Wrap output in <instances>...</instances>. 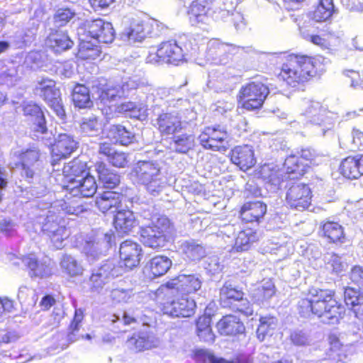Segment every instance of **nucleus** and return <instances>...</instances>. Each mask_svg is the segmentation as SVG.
Returning <instances> with one entry per match:
<instances>
[{"label": "nucleus", "instance_id": "obj_15", "mask_svg": "<svg viewBox=\"0 0 363 363\" xmlns=\"http://www.w3.org/2000/svg\"><path fill=\"white\" fill-rule=\"evenodd\" d=\"M23 113L31 117L30 128L33 137L42 140L51 138L52 133L48 130L45 116L40 106L35 104H28L23 107Z\"/></svg>", "mask_w": 363, "mask_h": 363}, {"label": "nucleus", "instance_id": "obj_20", "mask_svg": "<svg viewBox=\"0 0 363 363\" xmlns=\"http://www.w3.org/2000/svg\"><path fill=\"white\" fill-rule=\"evenodd\" d=\"M121 39L133 45L143 42L146 38L144 21L138 18H128L123 22V29L120 33Z\"/></svg>", "mask_w": 363, "mask_h": 363}, {"label": "nucleus", "instance_id": "obj_21", "mask_svg": "<svg viewBox=\"0 0 363 363\" xmlns=\"http://www.w3.org/2000/svg\"><path fill=\"white\" fill-rule=\"evenodd\" d=\"M65 189L74 197H91L96 192L97 185L94 177L86 174L78 179L71 181L65 185Z\"/></svg>", "mask_w": 363, "mask_h": 363}, {"label": "nucleus", "instance_id": "obj_1", "mask_svg": "<svg viewBox=\"0 0 363 363\" xmlns=\"http://www.w3.org/2000/svg\"><path fill=\"white\" fill-rule=\"evenodd\" d=\"M139 87H144L145 91L149 95H154L156 89L151 85L147 84L145 80L138 79L137 77L124 79L121 84H106L105 88L100 90L98 100L104 106H108L111 110L118 112H130V116L136 118H142L146 116L147 108L143 105L138 106L135 103L128 101L116 106V102L118 99L128 96L130 91Z\"/></svg>", "mask_w": 363, "mask_h": 363}, {"label": "nucleus", "instance_id": "obj_54", "mask_svg": "<svg viewBox=\"0 0 363 363\" xmlns=\"http://www.w3.org/2000/svg\"><path fill=\"white\" fill-rule=\"evenodd\" d=\"M192 358L200 363H233L223 357L215 356L206 349H195L193 350Z\"/></svg>", "mask_w": 363, "mask_h": 363}, {"label": "nucleus", "instance_id": "obj_30", "mask_svg": "<svg viewBox=\"0 0 363 363\" xmlns=\"http://www.w3.org/2000/svg\"><path fill=\"white\" fill-rule=\"evenodd\" d=\"M328 305L322 310V313L315 314L321 322L327 324L337 323L345 313V307L335 299L329 301Z\"/></svg>", "mask_w": 363, "mask_h": 363}, {"label": "nucleus", "instance_id": "obj_51", "mask_svg": "<svg viewBox=\"0 0 363 363\" xmlns=\"http://www.w3.org/2000/svg\"><path fill=\"white\" fill-rule=\"evenodd\" d=\"M60 267L62 271L70 277L81 275L84 270L82 266L77 259L69 255H65L62 257Z\"/></svg>", "mask_w": 363, "mask_h": 363}, {"label": "nucleus", "instance_id": "obj_41", "mask_svg": "<svg viewBox=\"0 0 363 363\" xmlns=\"http://www.w3.org/2000/svg\"><path fill=\"white\" fill-rule=\"evenodd\" d=\"M258 239L257 233L252 229H247L240 231L235 238L233 250L235 252H242L249 250L252 243Z\"/></svg>", "mask_w": 363, "mask_h": 363}, {"label": "nucleus", "instance_id": "obj_42", "mask_svg": "<svg viewBox=\"0 0 363 363\" xmlns=\"http://www.w3.org/2000/svg\"><path fill=\"white\" fill-rule=\"evenodd\" d=\"M35 93L46 101L60 95L59 90L55 88V81L50 79H42L39 81L35 87Z\"/></svg>", "mask_w": 363, "mask_h": 363}, {"label": "nucleus", "instance_id": "obj_45", "mask_svg": "<svg viewBox=\"0 0 363 363\" xmlns=\"http://www.w3.org/2000/svg\"><path fill=\"white\" fill-rule=\"evenodd\" d=\"M78 56L83 60H96L101 55L99 46L88 40L86 38L80 39Z\"/></svg>", "mask_w": 363, "mask_h": 363}, {"label": "nucleus", "instance_id": "obj_61", "mask_svg": "<svg viewBox=\"0 0 363 363\" xmlns=\"http://www.w3.org/2000/svg\"><path fill=\"white\" fill-rule=\"evenodd\" d=\"M327 40L328 49L340 47L344 42V33L342 31H329L325 34Z\"/></svg>", "mask_w": 363, "mask_h": 363}, {"label": "nucleus", "instance_id": "obj_46", "mask_svg": "<svg viewBox=\"0 0 363 363\" xmlns=\"http://www.w3.org/2000/svg\"><path fill=\"white\" fill-rule=\"evenodd\" d=\"M195 146V137L191 134H181L174 137L172 147L178 153L185 154Z\"/></svg>", "mask_w": 363, "mask_h": 363}, {"label": "nucleus", "instance_id": "obj_28", "mask_svg": "<svg viewBox=\"0 0 363 363\" xmlns=\"http://www.w3.org/2000/svg\"><path fill=\"white\" fill-rule=\"evenodd\" d=\"M157 125L163 135H172L182 129L180 117L177 113H166L161 114L157 120Z\"/></svg>", "mask_w": 363, "mask_h": 363}, {"label": "nucleus", "instance_id": "obj_23", "mask_svg": "<svg viewBox=\"0 0 363 363\" xmlns=\"http://www.w3.org/2000/svg\"><path fill=\"white\" fill-rule=\"evenodd\" d=\"M235 50L232 45L223 43L218 39H211L207 45V57L214 64L225 65Z\"/></svg>", "mask_w": 363, "mask_h": 363}, {"label": "nucleus", "instance_id": "obj_52", "mask_svg": "<svg viewBox=\"0 0 363 363\" xmlns=\"http://www.w3.org/2000/svg\"><path fill=\"white\" fill-rule=\"evenodd\" d=\"M276 164H264L259 170V176L269 186V190L275 191L279 189V179L278 177H272V174H275L274 168Z\"/></svg>", "mask_w": 363, "mask_h": 363}, {"label": "nucleus", "instance_id": "obj_37", "mask_svg": "<svg viewBox=\"0 0 363 363\" xmlns=\"http://www.w3.org/2000/svg\"><path fill=\"white\" fill-rule=\"evenodd\" d=\"M320 228L322 235L332 242H342L345 238L343 228L337 222H322Z\"/></svg>", "mask_w": 363, "mask_h": 363}, {"label": "nucleus", "instance_id": "obj_36", "mask_svg": "<svg viewBox=\"0 0 363 363\" xmlns=\"http://www.w3.org/2000/svg\"><path fill=\"white\" fill-rule=\"evenodd\" d=\"M106 137L113 143L128 145L134 139V134L120 125H111L107 131Z\"/></svg>", "mask_w": 363, "mask_h": 363}, {"label": "nucleus", "instance_id": "obj_24", "mask_svg": "<svg viewBox=\"0 0 363 363\" xmlns=\"http://www.w3.org/2000/svg\"><path fill=\"white\" fill-rule=\"evenodd\" d=\"M23 263L28 267L30 277L46 278L52 274L50 262L48 259L38 260L35 255L30 254L22 258Z\"/></svg>", "mask_w": 363, "mask_h": 363}, {"label": "nucleus", "instance_id": "obj_58", "mask_svg": "<svg viewBox=\"0 0 363 363\" xmlns=\"http://www.w3.org/2000/svg\"><path fill=\"white\" fill-rule=\"evenodd\" d=\"M133 296L134 293L132 289L124 288L122 285L118 286L111 291V298L116 303H128Z\"/></svg>", "mask_w": 363, "mask_h": 363}, {"label": "nucleus", "instance_id": "obj_13", "mask_svg": "<svg viewBox=\"0 0 363 363\" xmlns=\"http://www.w3.org/2000/svg\"><path fill=\"white\" fill-rule=\"evenodd\" d=\"M268 94V88L264 84L251 82L240 89V102L247 110L257 109L262 106Z\"/></svg>", "mask_w": 363, "mask_h": 363}, {"label": "nucleus", "instance_id": "obj_16", "mask_svg": "<svg viewBox=\"0 0 363 363\" xmlns=\"http://www.w3.org/2000/svg\"><path fill=\"white\" fill-rule=\"evenodd\" d=\"M229 138L225 128L220 125L206 127L198 139L200 145L205 149L219 151L224 147V143Z\"/></svg>", "mask_w": 363, "mask_h": 363}, {"label": "nucleus", "instance_id": "obj_3", "mask_svg": "<svg viewBox=\"0 0 363 363\" xmlns=\"http://www.w3.org/2000/svg\"><path fill=\"white\" fill-rule=\"evenodd\" d=\"M86 210L80 199L57 200L51 203L48 210L38 217V222L41 225V230L47 236L60 232V229H67L64 216L76 215Z\"/></svg>", "mask_w": 363, "mask_h": 363}, {"label": "nucleus", "instance_id": "obj_29", "mask_svg": "<svg viewBox=\"0 0 363 363\" xmlns=\"http://www.w3.org/2000/svg\"><path fill=\"white\" fill-rule=\"evenodd\" d=\"M122 199L123 196L116 191H105L96 199V205L103 213H114L121 206Z\"/></svg>", "mask_w": 363, "mask_h": 363}, {"label": "nucleus", "instance_id": "obj_12", "mask_svg": "<svg viewBox=\"0 0 363 363\" xmlns=\"http://www.w3.org/2000/svg\"><path fill=\"white\" fill-rule=\"evenodd\" d=\"M196 306L194 299L184 295L178 298L168 296L160 303V308L164 314L169 316L186 318L194 314Z\"/></svg>", "mask_w": 363, "mask_h": 363}, {"label": "nucleus", "instance_id": "obj_50", "mask_svg": "<svg viewBox=\"0 0 363 363\" xmlns=\"http://www.w3.org/2000/svg\"><path fill=\"white\" fill-rule=\"evenodd\" d=\"M72 101L80 108L89 107L91 101L88 88L82 84L76 85L72 91Z\"/></svg>", "mask_w": 363, "mask_h": 363}, {"label": "nucleus", "instance_id": "obj_5", "mask_svg": "<svg viewBox=\"0 0 363 363\" xmlns=\"http://www.w3.org/2000/svg\"><path fill=\"white\" fill-rule=\"evenodd\" d=\"M174 227L169 219L163 215H154L150 223L141 228V241L151 248L163 247L173 233Z\"/></svg>", "mask_w": 363, "mask_h": 363}, {"label": "nucleus", "instance_id": "obj_63", "mask_svg": "<svg viewBox=\"0 0 363 363\" xmlns=\"http://www.w3.org/2000/svg\"><path fill=\"white\" fill-rule=\"evenodd\" d=\"M292 342L298 346L309 345L311 342L309 334L303 330H296L291 335Z\"/></svg>", "mask_w": 363, "mask_h": 363}, {"label": "nucleus", "instance_id": "obj_34", "mask_svg": "<svg viewBox=\"0 0 363 363\" xmlns=\"http://www.w3.org/2000/svg\"><path fill=\"white\" fill-rule=\"evenodd\" d=\"M86 163L82 162L78 158H75L65 164L62 169L65 182L69 184L71 181L78 179L84 176V174H86Z\"/></svg>", "mask_w": 363, "mask_h": 363}, {"label": "nucleus", "instance_id": "obj_31", "mask_svg": "<svg viewBox=\"0 0 363 363\" xmlns=\"http://www.w3.org/2000/svg\"><path fill=\"white\" fill-rule=\"evenodd\" d=\"M45 45L54 52H61L69 49L72 46L73 42L65 33L51 29L45 40Z\"/></svg>", "mask_w": 363, "mask_h": 363}, {"label": "nucleus", "instance_id": "obj_18", "mask_svg": "<svg viewBox=\"0 0 363 363\" xmlns=\"http://www.w3.org/2000/svg\"><path fill=\"white\" fill-rule=\"evenodd\" d=\"M86 38H90L99 43H110L114 39V30L112 24L101 18L85 23Z\"/></svg>", "mask_w": 363, "mask_h": 363}, {"label": "nucleus", "instance_id": "obj_27", "mask_svg": "<svg viewBox=\"0 0 363 363\" xmlns=\"http://www.w3.org/2000/svg\"><path fill=\"white\" fill-rule=\"evenodd\" d=\"M128 342L130 346H134L136 350L141 351L157 347L159 345V340L153 333L145 328L130 338Z\"/></svg>", "mask_w": 363, "mask_h": 363}, {"label": "nucleus", "instance_id": "obj_43", "mask_svg": "<svg viewBox=\"0 0 363 363\" xmlns=\"http://www.w3.org/2000/svg\"><path fill=\"white\" fill-rule=\"evenodd\" d=\"M172 260L165 256H156L149 262L147 267L153 277L164 275L172 266Z\"/></svg>", "mask_w": 363, "mask_h": 363}, {"label": "nucleus", "instance_id": "obj_19", "mask_svg": "<svg viewBox=\"0 0 363 363\" xmlns=\"http://www.w3.org/2000/svg\"><path fill=\"white\" fill-rule=\"evenodd\" d=\"M78 143L74 137L68 133H60L55 140L52 150L51 164L55 168L61 159L69 156L77 148Z\"/></svg>", "mask_w": 363, "mask_h": 363}, {"label": "nucleus", "instance_id": "obj_32", "mask_svg": "<svg viewBox=\"0 0 363 363\" xmlns=\"http://www.w3.org/2000/svg\"><path fill=\"white\" fill-rule=\"evenodd\" d=\"M267 211V206L261 201L247 202L240 210V218L245 222L259 221Z\"/></svg>", "mask_w": 363, "mask_h": 363}, {"label": "nucleus", "instance_id": "obj_2", "mask_svg": "<svg viewBox=\"0 0 363 363\" xmlns=\"http://www.w3.org/2000/svg\"><path fill=\"white\" fill-rule=\"evenodd\" d=\"M279 77L292 87L308 82L315 75L320 62L318 58L295 54H284Z\"/></svg>", "mask_w": 363, "mask_h": 363}, {"label": "nucleus", "instance_id": "obj_10", "mask_svg": "<svg viewBox=\"0 0 363 363\" xmlns=\"http://www.w3.org/2000/svg\"><path fill=\"white\" fill-rule=\"evenodd\" d=\"M202 283L203 279L199 274H182L167 281L165 285L162 286L157 290V296H158L162 294L169 296V290L170 289H176L178 292L188 296V294L199 291Z\"/></svg>", "mask_w": 363, "mask_h": 363}, {"label": "nucleus", "instance_id": "obj_47", "mask_svg": "<svg viewBox=\"0 0 363 363\" xmlns=\"http://www.w3.org/2000/svg\"><path fill=\"white\" fill-rule=\"evenodd\" d=\"M335 12L333 0H320L313 12V18L316 22L328 20Z\"/></svg>", "mask_w": 363, "mask_h": 363}, {"label": "nucleus", "instance_id": "obj_11", "mask_svg": "<svg viewBox=\"0 0 363 363\" xmlns=\"http://www.w3.org/2000/svg\"><path fill=\"white\" fill-rule=\"evenodd\" d=\"M14 157L19 160L18 164L21 169V176L27 182H32L37 179L40 172V154L36 148L26 149L25 150H15L12 152Z\"/></svg>", "mask_w": 363, "mask_h": 363}, {"label": "nucleus", "instance_id": "obj_8", "mask_svg": "<svg viewBox=\"0 0 363 363\" xmlns=\"http://www.w3.org/2000/svg\"><path fill=\"white\" fill-rule=\"evenodd\" d=\"M333 293L330 290L313 288L310 289L306 298L298 302V310L303 317H309L311 314L322 313V310L333 301Z\"/></svg>", "mask_w": 363, "mask_h": 363}, {"label": "nucleus", "instance_id": "obj_44", "mask_svg": "<svg viewBox=\"0 0 363 363\" xmlns=\"http://www.w3.org/2000/svg\"><path fill=\"white\" fill-rule=\"evenodd\" d=\"M211 318L209 316L203 315L196 321V333L201 340L206 342H213L215 335L211 327Z\"/></svg>", "mask_w": 363, "mask_h": 363}, {"label": "nucleus", "instance_id": "obj_40", "mask_svg": "<svg viewBox=\"0 0 363 363\" xmlns=\"http://www.w3.org/2000/svg\"><path fill=\"white\" fill-rule=\"evenodd\" d=\"M243 293L225 283L220 291V299L223 307H232L234 303L242 298Z\"/></svg>", "mask_w": 363, "mask_h": 363}, {"label": "nucleus", "instance_id": "obj_7", "mask_svg": "<svg viewBox=\"0 0 363 363\" xmlns=\"http://www.w3.org/2000/svg\"><path fill=\"white\" fill-rule=\"evenodd\" d=\"M303 114L308 121L316 125L317 135H325L327 133L332 132L334 121L332 113L328 112L318 101H306L302 105Z\"/></svg>", "mask_w": 363, "mask_h": 363}, {"label": "nucleus", "instance_id": "obj_22", "mask_svg": "<svg viewBox=\"0 0 363 363\" xmlns=\"http://www.w3.org/2000/svg\"><path fill=\"white\" fill-rule=\"evenodd\" d=\"M140 246L131 240H125L121 244L120 258L121 264L125 272L137 267L142 257Z\"/></svg>", "mask_w": 363, "mask_h": 363}, {"label": "nucleus", "instance_id": "obj_60", "mask_svg": "<svg viewBox=\"0 0 363 363\" xmlns=\"http://www.w3.org/2000/svg\"><path fill=\"white\" fill-rule=\"evenodd\" d=\"M325 261L332 270L340 274L345 271L347 267V263L342 260V258L337 255L331 254L325 257Z\"/></svg>", "mask_w": 363, "mask_h": 363}, {"label": "nucleus", "instance_id": "obj_62", "mask_svg": "<svg viewBox=\"0 0 363 363\" xmlns=\"http://www.w3.org/2000/svg\"><path fill=\"white\" fill-rule=\"evenodd\" d=\"M43 52L40 51H30L25 58V64L31 69H36L42 66Z\"/></svg>", "mask_w": 363, "mask_h": 363}, {"label": "nucleus", "instance_id": "obj_64", "mask_svg": "<svg viewBox=\"0 0 363 363\" xmlns=\"http://www.w3.org/2000/svg\"><path fill=\"white\" fill-rule=\"evenodd\" d=\"M345 209L355 219L362 218L363 216V199L354 202H347Z\"/></svg>", "mask_w": 363, "mask_h": 363}, {"label": "nucleus", "instance_id": "obj_39", "mask_svg": "<svg viewBox=\"0 0 363 363\" xmlns=\"http://www.w3.org/2000/svg\"><path fill=\"white\" fill-rule=\"evenodd\" d=\"M340 172L346 178L355 179L362 175L359 157H348L340 164Z\"/></svg>", "mask_w": 363, "mask_h": 363}, {"label": "nucleus", "instance_id": "obj_33", "mask_svg": "<svg viewBox=\"0 0 363 363\" xmlns=\"http://www.w3.org/2000/svg\"><path fill=\"white\" fill-rule=\"evenodd\" d=\"M219 333L222 335H233L245 331L243 323L235 315L224 316L217 323Z\"/></svg>", "mask_w": 363, "mask_h": 363}, {"label": "nucleus", "instance_id": "obj_53", "mask_svg": "<svg viewBox=\"0 0 363 363\" xmlns=\"http://www.w3.org/2000/svg\"><path fill=\"white\" fill-rule=\"evenodd\" d=\"M308 165V164H303V162L299 160L298 155H291L285 160L281 169H284V173L289 178L291 174H302L305 171V167Z\"/></svg>", "mask_w": 363, "mask_h": 363}, {"label": "nucleus", "instance_id": "obj_55", "mask_svg": "<svg viewBox=\"0 0 363 363\" xmlns=\"http://www.w3.org/2000/svg\"><path fill=\"white\" fill-rule=\"evenodd\" d=\"M260 324L257 330V337L263 341L267 335H272L277 328V319L273 317H262Z\"/></svg>", "mask_w": 363, "mask_h": 363}, {"label": "nucleus", "instance_id": "obj_9", "mask_svg": "<svg viewBox=\"0 0 363 363\" xmlns=\"http://www.w3.org/2000/svg\"><path fill=\"white\" fill-rule=\"evenodd\" d=\"M125 268L116 259L104 262L101 266L93 270L90 277V287L92 291L99 293L110 279L123 275Z\"/></svg>", "mask_w": 363, "mask_h": 363}, {"label": "nucleus", "instance_id": "obj_14", "mask_svg": "<svg viewBox=\"0 0 363 363\" xmlns=\"http://www.w3.org/2000/svg\"><path fill=\"white\" fill-rule=\"evenodd\" d=\"M182 48L175 40L163 42L155 52H150L147 62L156 64L161 62L177 65L184 60Z\"/></svg>", "mask_w": 363, "mask_h": 363}, {"label": "nucleus", "instance_id": "obj_26", "mask_svg": "<svg viewBox=\"0 0 363 363\" xmlns=\"http://www.w3.org/2000/svg\"><path fill=\"white\" fill-rule=\"evenodd\" d=\"M114 227L119 234H128L138 225V220L132 211L118 210L114 217Z\"/></svg>", "mask_w": 363, "mask_h": 363}, {"label": "nucleus", "instance_id": "obj_59", "mask_svg": "<svg viewBox=\"0 0 363 363\" xmlns=\"http://www.w3.org/2000/svg\"><path fill=\"white\" fill-rule=\"evenodd\" d=\"M144 26L147 38L159 36L166 29L163 23L153 18L144 21Z\"/></svg>", "mask_w": 363, "mask_h": 363}, {"label": "nucleus", "instance_id": "obj_56", "mask_svg": "<svg viewBox=\"0 0 363 363\" xmlns=\"http://www.w3.org/2000/svg\"><path fill=\"white\" fill-rule=\"evenodd\" d=\"M274 294V285L270 280H268L264 281L262 285L256 289L254 297L257 301L263 303L269 300Z\"/></svg>", "mask_w": 363, "mask_h": 363}, {"label": "nucleus", "instance_id": "obj_57", "mask_svg": "<svg viewBox=\"0 0 363 363\" xmlns=\"http://www.w3.org/2000/svg\"><path fill=\"white\" fill-rule=\"evenodd\" d=\"M81 129L85 135H98L101 130V123L97 118L90 117L84 120L81 124Z\"/></svg>", "mask_w": 363, "mask_h": 363}, {"label": "nucleus", "instance_id": "obj_38", "mask_svg": "<svg viewBox=\"0 0 363 363\" xmlns=\"http://www.w3.org/2000/svg\"><path fill=\"white\" fill-rule=\"evenodd\" d=\"M96 170L98 172L99 179L104 188L113 189L120 183L119 175L107 168L104 163H96Z\"/></svg>", "mask_w": 363, "mask_h": 363}, {"label": "nucleus", "instance_id": "obj_25", "mask_svg": "<svg viewBox=\"0 0 363 363\" xmlns=\"http://www.w3.org/2000/svg\"><path fill=\"white\" fill-rule=\"evenodd\" d=\"M231 161L241 170L246 171L256 163L252 147L250 145L237 146L231 151Z\"/></svg>", "mask_w": 363, "mask_h": 363}, {"label": "nucleus", "instance_id": "obj_6", "mask_svg": "<svg viewBox=\"0 0 363 363\" xmlns=\"http://www.w3.org/2000/svg\"><path fill=\"white\" fill-rule=\"evenodd\" d=\"M132 177L144 185L148 193L157 196L163 190L165 181L160 165L152 161H139L132 171Z\"/></svg>", "mask_w": 363, "mask_h": 363}, {"label": "nucleus", "instance_id": "obj_35", "mask_svg": "<svg viewBox=\"0 0 363 363\" xmlns=\"http://www.w3.org/2000/svg\"><path fill=\"white\" fill-rule=\"evenodd\" d=\"M208 4V0H196L191 3L188 13L193 24L207 23Z\"/></svg>", "mask_w": 363, "mask_h": 363}, {"label": "nucleus", "instance_id": "obj_49", "mask_svg": "<svg viewBox=\"0 0 363 363\" xmlns=\"http://www.w3.org/2000/svg\"><path fill=\"white\" fill-rule=\"evenodd\" d=\"M76 15L75 11L70 8H59L55 11L53 15V24L55 28L64 27L69 23L73 22Z\"/></svg>", "mask_w": 363, "mask_h": 363}, {"label": "nucleus", "instance_id": "obj_48", "mask_svg": "<svg viewBox=\"0 0 363 363\" xmlns=\"http://www.w3.org/2000/svg\"><path fill=\"white\" fill-rule=\"evenodd\" d=\"M182 247L186 257L191 261H199L206 255L205 248L194 240L185 242Z\"/></svg>", "mask_w": 363, "mask_h": 363}, {"label": "nucleus", "instance_id": "obj_4", "mask_svg": "<svg viewBox=\"0 0 363 363\" xmlns=\"http://www.w3.org/2000/svg\"><path fill=\"white\" fill-rule=\"evenodd\" d=\"M113 238L114 235L111 231L91 230L85 236L82 235L77 236L76 246L86 256L89 262H94L105 255Z\"/></svg>", "mask_w": 363, "mask_h": 363}, {"label": "nucleus", "instance_id": "obj_17", "mask_svg": "<svg viewBox=\"0 0 363 363\" xmlns=\"http://www.w3.org/2000/svg\"><path fill=\"white\" fill-rule=\"evenodd\" d=\"M311 191L307 184L295 183L286 191V202L290 208L302 211L311 205Z\"/></svg>", "mask_w": 363, "mask_h": 363}]
</instances>
